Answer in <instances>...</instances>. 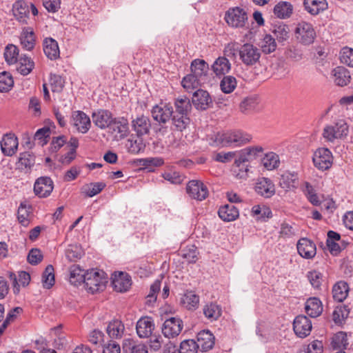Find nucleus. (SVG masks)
I'll return each mask as SVG.
<instances>
[{
	"label": "nucleus",
	"mask_w": 353,
	"mask_h": 353,
	"mask_svg": "<svg viewBox=\"0 0 353 353\" xmlns=\"http://www.w3.org/2000/svg\"><path fill=\"white\" fill-rule=\"evenodd\" d=\"M227 23L233 28H242L248 20L246 12L239 7L230 8L225 14Z\"/></svg>",
	"instance_id": "obj_6"
},
{
	"label": "nucleus",
	"mask_w": 353,
	"mask_h": 353,
	"mask_svg": "<svg viewBox=\"0 0 353 353\" xmlns=\"http://www.w3.org/2000/svg\"><path fill=\"white\" fill-rule=\"evenodd\" d=\"M126 147L128 152L138 154L145 148V144L141 137H132L128 139Z\"/></svg>",
	"instance_id": "obj_48"
},
{
	"label": "nucleus",
	"mask_w": 353,
	"mask_h": 353,
	"mask_svg": "<svg viewBox=\"0 0 353 353\" xmlns=\"http://www.w3.org/2000/svg\"><path fill=\"white\" fill-rule=\"evenodd\" d=\"M220 219L226 222L236 220L239 216V210L232 204H225L219 209Z\"/></svg>",
	"instance_id": "obj_31"
},
{
	"label": "nucleus",
	"mask_w": 353,
	"mask_h": 353,
	"mask_svg": "<svg viewBox=\"0 0 353 353\" xmlns=\"http://www.w3.org/2000/svg\"><path fill=\"white\" fill-rule=\"evenodd\" d=\"M238 54L243 65L251 67L259 63L261 50L253 44L247 43L239 48Z\"/></svg>",
	"instance_id": "obj_4"
},
{
	"label": "nucleus",
	"mask_w": 353,
	"mask_h": 353,
	"mask_svg": "<svg viewBox=\"0 0 353 353\" xmlns=\"http://www.w3.org/2000/svg\"><path fill=\"white\" fill-rule=\"evenodd\" d=\"M263 166L268 170L277 168L280 164L279 157L274 152L267 153L262 159Z\"/></svg>",
	"instance_id": "obj_52"
},
{
	"label": "nucleus",
	"mask_w": 353,
	"mask_h": 353,
	"mask_svg": "<svg viewBox=\"0 0 353 353\" xmlns=\"http://www.w3.org/2000/svg\"><path fill=\"white\" fill-rule=\"evenodd\" d=\"M12 12L16 19L24 24L28 23V18L30 12L29 7L23 1H17L13 4Z\"/></svg>",
	"instance_id": "obj_27"
},
{
	"label": "nucleus",
	"mask_w": 353,
	"mask_h": 353,
	"mask_svg": "<svg viewBox=\"0 0 353 353\" xmlns=\"http://www.w3.org/2000/svg\"><path fill=\"white\" fill-rule=\"evenodd\" d=\"M105 187L103 182L91 183L82 187V192L89 197H92L100 193Z\"/></svg>",
	"instance_id": "obj_51"
},
{
	"label": "nucleus",
	"mask_w": 353,
	"mask_h": 353,
	"mask_svg": "<svg viewBox=\"0 0 353 353\" xmlns=\"http://www.w3.org/2000/svg\"><path fill=\"white\" fill-rule=\"evenodd\" d=\"M123 350L126 353H148L146 345L132 339H128L125 342Z\"/></svg>",
	"instance_id": "obj_44"
},
{
	"label": "nucleus",
	"mask_w": 353,
	"mask_h": 353,
	"mask_svg": "<svg viewBox=\"0 0 353 353\" xmlns=\"http://www.w3.org/2000/svg\"><path fill=\"white\" fill-rule=\"evenodd\" d=\"M303 191L308 201L314 205L318 206L321 204V200L316 193L314 188L308 182H305Z\"/></svg>",
	"instance_id": "obj_55"
},
{
	"label": "nucleus",
	"mask_w": 353,
	"mask_h": 353,
	"mask_svg": "<svg viewBox=\"0 0 353 353\" xmlns=\"http://www.w3.org/2000/svg\"><path fill=\"white\" fill-rule=\"evenodd\" d=\"M43 49L46 56L50 60H56L60 57V51L57 41L51 38H45L43 41Z\"/></svg>",
	"instance_id": "obj_23"
},
{
	"label": "nucleus",
	"mask_w": 353,
	"mask_h": 353,
	"mask_svg": "<svg viewBox=\"0 0 353 353\" xmlns=\"http://www.w3.org/2000/svg\"><path fill=\"white\" fill-rule=\"evenodd\" d=\"M103 271L90 270L85 272L84 285L87 291L94 294L103 290L107 283V278L104 276Z\"/></svg>",
	"instance_id": "obj_2"
},
{
	"label": "nucleus",
	"mask_w": 353,
	"mask_h": 353,
	"mask_svg": "<svg viewBox=\"0 0 353 353\" xmlns=\"http://www.w3.org/2000/svg\"><path fill=\"white\" fill-rule=\"evenodd\" d=\"M186 192L191 198L198 201H203L208 196V188L198 180L190 181L186 186Z\"/></svg>",
	"instance_id": "obj_8"
},
{
	"label": "nucleus",
	"mask_w": 353,
	"mask_h": 353,
	"mask_svg": "<svg viewBox=\"0 0 353 353\" xmlns=\"http://www.w3.org/2000/svg\"><path fill=\"white\" fill-rule=\"evenodd\" d=\"M312 328V322L305 315L297 316L293 322V330L299 338H305L310 335Z\"/></svg>",
	"instance_id": "obj_10"
},
{
	"label": "nucleus",
	"mask_w": 353,
	"mask_h": 353,
	"mask_svg": "<svg viewBox=\"0 0 353 353\" xmlns=\"http://www.w3.org/2000/svg\"><path fill=\"white\" fill-rule=\"evenodd\" d=\"M238 161V157L234 160V167L233 168L234 172L236 174V177L239 179H244L248 176V165L247 164L248 162H242L241 163H238L236 161Z\"/></svg>",
	"instance_id": "obj_63"
},
{
	"label": "nucleus",
	"mask_w": 353,
	"mask_h": 353,
	"mask_svg": "<svg viewBox=\"0 0 353 353\" xmlns=\"http://www.w3.org/2000/svg\"><path fill=\"white\" fill-rule=\"evenodd\" d=\"M174 110L173 114H178L185 116H190L192 110V103L187 97H179L174 99Z\"/></svg>",
	"instance_id": "obj_28"
},
{
	"label": "nucleus",
	"mask_w": 353,
	"mask_h": 353,
	"mask_svg": "<svg viewBox=\"0 0 353 353\" xmlns=\"http://www.w3.org/2000/svg\"><path fill=\"white\" fill-rule=\"evenodd\" d=\"M54 183L48 176H41L38 178L34 184V192L40 198L48 196L52 192Z\"/></svg>",
	"instance_id": "obj_12"
},
{
	"label": "nucleus",
	"mask_w": 353,
	"mask_h": 353,
	"mask_svg": "<svg viewBox=\"0 0 353 353\" xmlns=\"http://www.w3.org/2000/svg\"><path fill=\"white\" fill-rule=\"evenodd\" d=\"M294 33L296 41L303 46L312 44L316 36L312 24L306 21L298 23Z\"/></svg>",
	"instance_id": "obj_3"
},
{
	"label": "nucleus",
	"mask_w": 353,
	"mask_h": 353,
	"mask_svg": "<svg viewBox=\"0 0 353 353\" xmlns=\"http://www.w3.org/2000/svg\"><path fill=\"white\" fill-rule=\"evenodd\" d=\"M305 310L307 315L312 318H316L321 314L323 305L319 298L310 297L305 302Z\"/></svg>",
	"instance_id": "obj_26"
},
{
	"label": "nucleus",
	"mask_w": 353,
	"mask_h": 353,
	"mask_svg": "<svg viewBox=\"0 0 353 353\" xmlns=\"http://www.w3.org/2000/svg\"><path fill=\"white\" fill-rule=\"evenodd\" d=\"M161 288V281L156 280L150 286V292L146 296V303L149 305H152L157 300V294Z\"/></svg>",
	"instance_id": "obj_62"
},
{
	"label": "nucleus",
	"mask_w": 353,
	"mask_h": 353,
	"mask_svg": "<svg viewBox=\"0 0 353 353\" xmlns=\"http://www.w3.org/2000/svg\"><path fill=\"white\" fill-rule=\"evenodd\" d=\"M151 114L153 119L162 125L170 120L173 107L170 103L161 102L152 107Z\"/></svg>",
	"instance_id": "obj_5"
},
{
	"label": "nucleus",
	"mask_w": 353,
	"mask_h": 353,
	"mask_svg": "<svg viewBox=\"0 0 353 353\" xmlns=\"http://www.w3.org/2000/svg\"><path fill=\"white\" fill-rule=\"evenodd\" d=\"M296 247L299 254L305 259H312L316 255V245L307 238L301 239L298 241Z\"/></svg>",
	"instance_id": "obj_18"
},
{
	"label": "nucleus",
	"mask_w": 353,
	"mask_h": 353,
	"mask_svg": "<svg viewBox=\"0 0 353 353\" xmlns=\"http://www.w3.org/2000/svg\"><path fill=\"white\" fill-rule=\"evenodd\" d=\"M18 148L17 138L12 135H6L1 143L2 152L6 156L13 155Z\"/></svg>",
	"instance_id": "obj_34"
},
{
	"label": "nucleus",
	"mask_w": 353,
	"mask_h": 353,
	"mask_svg": "<svg viewBox=\"0 0 353 353\" xmlns=\"http://www.w3.org/2000/svg\"><path fill=\"white\" fill-rule=\"evenodd\" d=\"M85 273L79 265H73L70 268L69 281L72 285L78 286L84 283Z\"/></svg>",
	"instance_id": "obj_43"
},
{
	"label": "nucleus",
	"mask_w": 353,
	"mask_h": 353,
	"mask_svg": "<svg viewBox=\"0 0 353 353\" xmlns=\"http://www.w3.org/2000/svg\"><path fill=\"white\" fill-rule=\"evenodd\" d=\"M203 312L206 319L212 322L216 321L222 314L221 307L215 303H210L203 307Z\"/></svg>",
	"instance_id": "obj_40"
},
{
	"label": "nucleus",
	"mask_w": 353,
	"mask_h": 353,
	"mask_svg": "<svg viewBox=\"0 0 353 353\" xmlns=\"http://www.w3.org/2000/svg\"><path fill=\"white\" fill-rule=\"evenodd\" d=\"M50 135V129L49 127H43L39 129L34 134V139L39 141V143L43 146L48 142V139Z\"/></svg>",
	"instance_id": "obj_59"
},
{
	"label": "nucleus",
	"mask_w": 353,
	"mask_h": 353,
	"mask_svg": "<svg viewBox=\"0 0 353 353\" xmlns=\"http://www.w3.org/2000/svg\"><path fill=\"white\" fill-rule=\"evenodd\" d=\"M19 50L14 44H8L4 51V57L6 63L9 65L16 64L19 58Z\"/></svg>",
	"instance_id": "obj_46"
},
{
	"label": "nucleus",
	"mask_w": 353,
	"mask_h": 353,
	"mask_svg": "<svg viewBox=\"0 0 353 353\" xmlns=\"http://www.w3.org/2000/svg\"><path fill=\"white\" fill-rule=\"evenodd\" d=\"M214 336L209 330H202L197 334L196 343L201 351L207 352L214 345Z\"/></svg>",
	"instance_id": "obj_22"
},
{
	"label": "nucleus",
	"mask_w": 353,
	"mask_h": 353,
	"mask_svg": "<svg viewBox=\"0 0 353 353\" xmlns=\"http://www.w3.org/2000/svg\"><path fill=\"white\" fill-rule=\"evenodd\" d=\"M274 37L280 43L287 41L290 38V28L283 23L275 25L272 30Z\"/></svg>",
	"instance_id": "obj_45"
},
{
	"label": "nucleus",
	"mask_w": 353,
	"mask_h": 353,
	"mask_svg": "<svg viewBox=\"0 0 353 353\" xmlns=\"http://www.w3.org/2000/svg\"><path fill=\"white\" fill-rule=\"evenodd\" d=\"M192 105L198 110H206L212 105V99L206 91L199 89L193 93Z\"/></svg>",
	"instance_id": "obj_11"
},
{
	"label": "nucleus",
	"mask_w": 353,
	"mask_h": 353,
	"mask_svg": "<svg viewBox=\"0 0 353 353\" xmlns=\"http://www.w3.org/2000/svg\"><path fill=\"white\" fill-rule=\"evenodd\" d=\"M216 76H222L228 73L231 70V63L225 57H219L212 65Z\"/></svg>",
	"instance_id": "obj_38"
},
{
	"label": "nucleus",
	"mask_w": 353,
	"mask_h": 353,
	"mask_svg": "<svg viewBox=\"0 0 353 353\" xmlns=\"http://www.w3.org/2000/svg\"><path fill=\"white\" fill-rule=\"evenodd\" d=\"M273 12L279 19H288L293 12V6L290 2L280 1L274 6Z\"/></svg>",
	"instance_id": "obj_35"
},
{
	"label": "nucleus",
	"mask_w": 353,
	"mask_h": 353,
	"mask_svg": "<svg viewBox=\"0 0 353 353\" xmlns=\"http://www.w3.org/2000/svg\"><path fill=\"white\" fill-rule=\"evenodd\" d=\"M199 346L193 339L185 340L181 343L179 353H197Z\"/></svg>",
	"instance_id": "obj_60"
},
{
	"label": "nucleus",
	"mask_w": 353,
	"mask_h": 353,
	"mask_svg": "<svg viewBox=\"0 0 353 353\" xmlns=\"http://www.w3.org/2000/svg\"><path fill=\"white\" fill-rule=\"evenodd\" d=\"M124 330L123 323L118 319H114L108 323L106 332L112 339H121L123 335Z\"/></svg>",
	"instance_id": "obj_39"
},
{
	"label": "nucleus",
	"mask_w": 353,
	"mask_h": 353,
	"mask_svg": "<svg viewBox=\"0 0 353 353\" xmlns=\"http://www.w3.org/2000/svg\"><path fill=\"white\" fill-rule=\"evenodd\" d=\"M114 289L117 292H126L132 285L130 276L122 272H115L112 277Z\"/></svg>",
	"instance_id": "obj_16"
},
{
	"label": "nucleus",
	"mask_w": 353,
	"mask_h": 353,
	"mask_svg": "<svg viewBox=\"0 0 353 353\" xmlns=\"http://www.w3.org/2000/svg\"><path fill=\"white\" fill-rule=\"evenodd\" d=\"M14 81L11 74L3 72L0 73V92H7L13 87Z\"/></svg>",
	"instance_id": "obj_57"
},
{
	"label": "nucleus",
	"mask_w": 353,
	"mask_h": 353,
	"mask_svg": "<svg viewBox=\"0 0 353 353\" xmlns=\"http://www.w3.org/2000/svg\"><path fill=\"white\" fill-rule=\"evenodd\" d=\"M113 119L112 114L105 110H100L92 114L93 123L101 129L109 127L112 124Z\"/></svg>",
	"instance_id": "obj_20"
},
{
	"label": "nucleus",
	"mask_w": 353,
	"mask_h": 353,
	"mask_svg": "<svg viewBox=\"0 0 353 353\" xmlns=\"http://www.w3.org/2000/svg\"><path fill=\"white\" fill-rule=\"evenodd\" d=\"M333 81L339 86H345L350 82L351 75L348 70L343 66H338L332 70Z\"/></svg>",
	"instance_id": "obj_21"
},
{
	"label": "nucleus",
	"mask_w": 353,
	"mask_h": 353,
	"mask_svg": "<svg viewBox=\"0 0 353 353\" xmlns=\"http://www.w3.org/2000/svg\"><path fill=\"white\" fill-rule=\"evenodd\" d=\"M73 124L78 132L85 134L90 128L91 122L90 117L83 112L77 110L72 113Z\"/></svg>",
	"instance_id": "obj_17"
},
{
	"label": "nucleus",
	"mask_w": 353,
	"mask_h": 353,
	"mask_svg": "<svg viewBox=\"0 0 353 353\" xmlns=\"http://www.w3.org/2000/svg\"><path fill=\"white\" fill-rule=\"evenodd\" d=\"M261 51L265 54H270L276 49L275 38L271 34H265L261 42Z\"/></svg>",
	"instance_id": "obj_47"
},
{
	"label": "nucleus",
	"mask_w": 353,
	"mask_h": 353,
	"mask_svg": "<svg viewBox=\"0 0 353 353\" xmlns=\"http://www.w3.org/2000/svg\"><path fill=\"white\" fill-rule=\"evenodd\" d=\"M251 139V135L239 130L228 131L216 135V140L223 146H241L248 143Z\"/></svg>",
	"instance_id": "obj_1"
},
{
	"label": "nucleus",
	"mask_w": 353,
	"mask_h": 353,
	"mask_svg": "<svg viewBox=\"0 0 353 353\" xmlns=\"http://www.w3.org/2000/svg\"><path fill=\"white\" fill-rule=\"evenodd\" d=\"M347 334L343 332H339L332 338L331 347L334 350L345 348L347 345Z\"/></svg>",
	"instance_id": "obj_54"
},
{
	"label": "nucleus",
	"mask_w": 353,
	"mask_h": 353,
	"mask_svg": "<svg viewBox=\"0 0 353 353\" xmlns=\"http://www.w3.org/2000/svg\"><path fill=\"white\" fill-rule=\"evenodd\" d=\"M172 129L174 131L183 132L187 130L190 124V116L173 114L170 118Z\"/></svg>",
	"instance_id": "obj_33"
},
{
	"label": "nucleus",
	"mask_w": 353,
	"mask_h": 353,
	"mask_svg": "<svg viewBox=\"0 0 353 353\" xmlns=\"http://www.w3.org/2000/svg\"><path fill=\"white\" fill-rule=\"evenodd\" d=\"M297 175L290 172H285L279 179V185L285 191H290L296 187Z\"/></svg>",
	"instance_id": "obj_37"
},
{
	"label": "nucleus",
	"mask_w": 353,
	"mask_h": 353,
	"mask_svg": "<svg viewBox=\"0 0 353 353\" xmlns=\"http://www.w3.org/2000/svg\"><path fill=\"white\" fill-rule=\"evenodd\" d=\"M352 57L353 48L345 46L341 50L339 53V59L341 63L352 67Z\"/></svg>",
	"instance_id": "obj_58"
},
{
	"label": "nucleus",
	"mask_w": 353,
	"mask_h": 353,
	"mask_svg": "<svg viewBox=\"0 0 353 353\" xmlns=\"http://www.w3.org/2000/svg\"><path fill=\"white\" fill-rule=\"evenodd\" d=\"M183 327V323L181 319L171 317L166 319L161 327L162 333L167 338L177 336Z\"/></svg>",
	"instance_id": "obj_9"
},
{
	"label": "nucleus",
	"mask_w": 353,
	"mask_h": 353,
	"mask_svg": "<svg viewBox=\"0 0 353 353\" xmlns=\"http://www.w3.org/2000/svg\"><path fill=\"white\" fill-rule=\"evenodd\" d=\"M35 163V157L30 152H25L20 154L17 162V168L26 173L30 172Z\"/></svg>",
	"instance_id": "obj_32"
},
{
	"label": "nucleus",
	"mask_w": 353,
	"mask_h": 353,
	"mask_svg": "<svg viewBox=\"0 0 353 353\" xmlns=\"http://www.w3.org/2000/svg\"><path fill=\"white\" fill-rule=\"evenodd\" d=\"M41 281L43 288L46 289H50L54 285L55 280L54 268L52 265H48L42 274Z\"/></svg>",
	"instance_id": "obj_50"
},
{
	"label": "nucleus",
	"mask_w": 353,
	"mask_h": 353,
	"mask_svg": "<svg viewBox=\"0 0 353 353\" xmlns=\"http://www.w3.org/2000/svg\"><path fill=\"white\" fill-rule=\"evenodd\" d=\"M312 160L316 168L321 170H326L331 168L333 157L329 149L321 148L314 152Z\"/></svg>",
	"instance_id": "obj_7"
},
{
	"label": "nucleus",
	"mask_w": 353,
	"mask_h": 353,
	"mask_svg": "<svg viewBox=\"0 0 353 353\" xmlns=\"http://www.w3.org/2000/svg\"><path fill=\"white\" fill-rule=\"evenodd\" d=\"M154 330V323L151 317H141L137 323V333L141 339H145L151 336Z\"/></svg>",
	"instance_id": "obj_15"
},
{
	"label": "nucleus",
	"mask_w": 353,
	"mask_h": 353,
	"mask_svg": "<svg viewBox=\"0 0 353 353\" xmlns=\"http://www.w3.org/2000/svg\"><path fill=\"white\" fill-rule=\"evenodd\" d=\"M263 152V148L261 146H251L248 147L243 150L238 157L236 163H241L242 162H249L260 155Z\"/></svg>",
	"instance_id": "obj_29"
},
{
	"label": "nucleus",
	"mask_w": 353,
	"mask_h": 353,
	"mask_svg": "<svg viewBox=\"0 0 353 353\" xmlns=\"http://www.w3.org/2000/svg\"><path fill=\"white\" fill-rule=\"evenodd\" d=\"M199 303V297L192 291H187L181 298V304L188 310H195Z\"/></svg>",
	"instance_id": "obj_42"
},
{
	"label": "nucleus",
	"mask_w": 353,
	"mask_h": 353,
	"mask_svg": "<svg viewBox=\"0 0 353 353\" xmlns=\"http://www.w3.org/2000/svg\"><path fill=\"white\" fill-rule=\"evenodd\" d=\"M236 79L233 76H225L221 81L220 87L224 93H231L236 87Z\"/></svg>",
	"instance_id": "obj_56"
},
{
	"label": "nucleus",
	"mask_w": 353,
	"mask_h": 353,
	"mask_svg": "<svg viewBox=\"0 0 353 353\" xmlns=\"http://www.w3.org/2000/svg\"><path fill=\"white\" fill-rule=\"evenodd\" d=\"M255 192L264 198H270L275 194V186L272 181L268 178H259L254 186Z\"/></svg>",
	"instance_id": "obj_14"
},
{
	"label": "nucleus",
	"mask_w": 353,
	"mask_h": 353,
	"mask_svg": "<svg viewBox=\"0 0 353 353\" xmlns=\"http://www.w3.org/2000/svg\"><path fill=\"white\" fill-rule=\"evenodd\" d=\"M132 129L138 137L148 134L151 128V121L148 117L143 114L137 116L131 121Z\"/></svg>",
	"instance_id": "obj_13"
},
{
	"label": "nucleus",
	"mask_w": 353,
	"mask_h": 353,
	"mask_svg": "<svg viewBox=\"0 0 353 353\" xmlns=\"http://www.w3.org/2000/svg\"><path fill=\"white\" fill-rule=\"evenodd\" d=\"M305 9L312 15H316L327 8L325 0H304Z\"/></svg>",
	"instance_id": "obj_36"
},
{
	"label": "nucleus",
	"mask_w": 353,
	"mask_h": 353,
	"mask_svg": "<svg viewBox=\"0 0 353 353\" xmlns=\"http://www.w3.org/2000/svg\"><path fill=\"white\" fill-rule=\"evenodd\" d=\"M203 83H205L204 81H202L192 72L184 77L181 81L182 86L187 90H193Z\"/></svg>",
	"instance_id": "obj_49"
},
{
	"label": "nucleus",
	"mask_w": 353,
	"mask_h": 353,
	"mask_svg": "<svg viewBox=\"0 0 353 353\" xmlns=\"http://www.w3.org/2000/svg\"><path fill=\"white\" fill-rule=\"evenodd\" d=\"M190 68L192 73L202 81H204V83H206L208 80L207 74L209 70V66L204 60L199 59H194L192 61Z\"/></svg>",
	"instance_id": "obj_24"
},
{
	"label": "nucleus",
	"mask_w": 353,
	"mask_h": 353,
	"mask_svg": "<svg viewBox=\"0 0 353 353\" xmlns=\"http://www.w3.org/2000/svg\"><path fill=\"white\" fill-rule=\"evenodd\" d=\"M349 292V286L345 281L337 282L332 288L333 299L338 301L342 302L347 296Z\"/></svg>",
	"instance_id": "obj_41"
},
{
	"label": "nucleus",
	"mask_w": 353,
	"mask_h": 353,
	"mask_svg": "<svg viewBox=\"0 0 353 353\" xmlns=\"http://www.w3.org/2000/svg\"><path fill=\"white\" fill-rule=\"evenodd\" d=\"M37 37L33 28L31 27H24L22 29L19 37L20 43L22 48L28 51L32 50L36 45Z\"/></svg>",
	"instance_id": "obj_19"
},
{
	"label": "nucleus",
	"mask_w": 353,
	"mask_h": 353,
	"mask_svg": "<svg viewBox=\"0 0 353 353\" xmlns=\"http://www.w3.org/2000/svg\"><path fill=\"white\" fill-rule=\"evenodd\" d=\"M252 213L254 216H256L258 219L263 221H265L272 216L270 208L266 205H254L252 208Z\"/></svg>",
	"instance_id": "obj_53"
},
{
	"label": "nucleus",
	"mask_w": 353,
	"mask_h": 353,
	"mask_svg": "<svg viewBox=\"0 0 353 353\" xmlns=\"http://www.w3.org/2000/svg\"><path fill=\"white\" fill-rule=\"evenodd\" d=\"M29 209L30 208H28L27 205L23 203H21L18 209V220L25 227L28 226L30 223L28 217L30 212Z\"/></svg>",
	"instance_id": "obj_61"
},
{
	"label": "nucleus",
	"mask_w": 353,
	"mask_h": 353,
	"mask_svg": "<svg viewBox=\"0 0 353 353\" xmlns=\"http://www.w3.org/2000/svg\"><path fill=\"white\" fill-rule=\"evenodd\" d=\"M307 277L314 288L319 289L320 288L323 281V275L321 272L316 270L308 272Z\"/></svg>",
	"instance_id": "obj_64"
},
{
	"label": "nucleus",
	"mask_w": 353,
	"mask_h": 353,
	"mask_svg": "<svg viewBox=\"0 0 353 353\" xmlns=\"http://www.w3.org/2000/svg\"><path fill=\"white\" fill-rule=\"evenodd\" d=\"M17 64V71L23 76L29 74L34 68V62L30 57L21 54Z\"/></svg>",
	"instance_id": "obj_30"
},
{
	"label": "nucleus",
	"mask_w": 353,
	"mask_h": 353,
	"mask_svg": "<svg viewBox=\"0 0 353 353\" xmlns=\"http://www.w3.org/2000/svg\"><path fill=\"white\" fill-rule=\"evenodd\" d=\"M110 125L113 131L119 134L120 139L125 138L129 134V122L124 117L114 118Z\"/></svg>",
	"instance_id": "obj_25"
}]
</instances>
